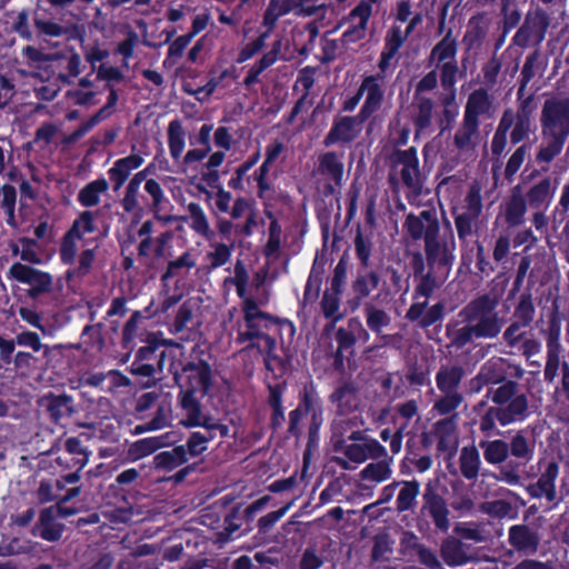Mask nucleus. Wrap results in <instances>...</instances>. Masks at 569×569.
I'll return each instance as SVG.
<instances>
[{
    "instance_id": "nucleus-49",
    "label": "nucleus",
    "mask_w": 569,
    "mask_h": 569,
    "mask_svg": "<svg viewBox=\"0 0 569 569\" xmlns=\"http://www.w3.org/2000/svg\"><path fill=\"white\" fill-rule=\"evenodd\" d=\"M66 448L70 453L80 455L81 457L78 459L77 463H79L80 468H83L88 463V456L81 448L80 441L76 438H70L66 441Z\"/></svg>"
},
{
    "instance_id": "nucleus-21",
    "label": "nucleus",
    "mask_w": 569,
    "mask_h": 569,
    "mask_svg": "<svg viewBox=\"0 0 569 569\" xmlns=\"http://www.w3.org/2000/svg\"><path fill=\"white\" fill-rule=\"evenodd\" d=\"M169 437V435L160 436V437H150L141 439L137 442H134L130 449L129 455L133 460L141 459L146 456L151 455L157 449L163 447L167 445L166 439Z\"/></svg>"
},
{
    "instance_id": "nucleus-25",
    "label": "nucleus",
    "mask_w": 569,
    "mask_h": 569,
    "mask_svg": "<svg viewBox=\"0 0 569 569\" xmlns=\"http://www.w3.org/2000/svg\"><path fill=\"white\" fill-rule=\"evenodd\" d=\"M188 211L190 216V227L197 233L209 239L212 232L210 230L209 221L202 208L197 203H190L188 206Z\"/></svg>"
},
{
    "instance_id": "nucleus-22",
    "label": "nucleus",
    "mask_w": 569,
    "mask_h": 569,
    "mask_svg": "<svg viewBox=\"0 0 569 569\" xmlns=\"http://www.w3.org/2000/svg\"><path fill=\"white\" fill-rule=\"evenodd\" d=\"M168 146L173 159H179L186 147V133L178 120H173L168 126Z\"/></svg>"
},
{
    "instance_id": "nucleus-18",
    "label": "nucleus",
    "mask_w": 569,
    "mask_h": 569,
    "mask_svg": "<svg viewBox=\"0 0 569 569\" xmlns=\"http://www.w3.org/2000/svg\"><path fill=\"white\" fill-rule=\"evenodd\" d=\"M109 184L106 179H98L88 183L79 192L78 200L84 207H93L100 202V198L107 192Z\"/></svg>"
},
{
    "instance_id": "nucleus-62",
    "label": "nucleus",
    "mask_w": 569,
    "mask_h": 569,
    "mask_svg": "<svg viewBox=\"0 0 569 569\" xmlns=\"http://www.w3.org/2000/svg\"><path fill=\"white\" fill-rule=\"evenodd\" d=\"M258 224V213L256 211V209H253L252 211H250L247 217H246V223L240 227L238 226L240 232H242L244 236H250L254 229V227H257Z\"/></svg>"
},
{
    "instance_id": "nucleus-39",
    "label": "nucleus",
    "mask_w": 569,
    "mask_h": 569,
    "mask_svg": "<svg viewBox=\"0 0 569 569\" xmlns=\"http://www.w3.org/2000/svg\"><path fill=\"white\" fill-rule=\"evenodd\" d=\"M283 149H284V147H283L282 142H280V141H274L267 147L266 160L262 163V166L260 167V172H261L260 181L263 179L264 174L267 173L268 166L271 164L272 162H274L280 157V154L283 152Z\"/></svg>"
},
{
    "instance_id": "nucleus-42",
    "label": "nucleus",
    "mask_w": 569,
    "mask_h": 569,
    "mask_svg": "<svg viewBox=\"0 0 569 569\" xmlns=\"http://www.w3.org/2000/svg\"><path fill=\"white\" fill-rule=\"evenodd\" d=\"M367 323L372 330L378 331L387 326L388 317L383 311L370 308L367 311Z\"/></svg>"
},
{
    "instance_id": "nucleus-1",
    "label": "nucleus",
    "mask_w": 569,
    "mask_h": 569,
    "mask_svg": "<svg viewBox=\"0 0 569 569\" xmlns=\"http://www.w3.org/2000/svg\"><path fill=\"white\" fill-rule=\"evenodd\" d=\"M545 133L553 138L548 148L540 151L539 158L543 161L551 160L561 149L565 138L569 133V101L550 100L543 109Z\"/></svg>"
},
{
    "instance_id": "nucleus-41",
    "label": "nucleus",
    "mask_w": 569,
    "mask_h": 569,
    "mask_svg": "<svg viewBox=\"0 0 569 569\" xmlns=\"http://www.w3.org/2000/svg\"><path fill=\"white\" fill-rule=\"evenodd\" d=\"M558 468L555 465H550L546 475L541 477L539 480L540 486L546 491V495L549 500H552L556 496L555 487H553V480L557 476Z\"/></svg>"
},
{
    "instance_id": "nucleus-34",
    "label": "nucleus",
    "mask_w": 569,
    "mask_h": 569,
    "mask_svg": "<svg viewBox=\"0 0 569 569\" xmlns=\"http://www.w3.org/2000/svg\"><path fill=\"white\" fill-rule=\"evenodd\" d=\"M194 266H196V259L192 256V253L184 252L182 256H180L176 260H172L169 262L168 270L163 274V279H168V278H171V277L178 274V272L180 270H190Z\"/></svg>"
},
{
    "instance_id": "nucleus-11",
    "label": "nucleus",
    "mask_w": 569,
    "mask_h": 569,
    "mask_svg": "<svg viewBox=\"0 0 569 569\" xmlns=\"http://www.w3.org/2000/svg\"><path fill=\"white\" fill-rule=\"evenodd\" d=\"M362 122L359 117H343L338 119L326 137V144L352 141L360 134Z\"/></svg>"
},
{
    "instance_id": "nucleus-50",
    "label": "nucleus",
    "mask_w": 569,
    "mask_h": 569,
    "mask_svg": "<svg viewBox=\"0 0 569 569\" xmlns=\"http://www.w3.org/2000/svg\"><path fill=\"white\" fill-rule=\"evenodd\" d=\"M515 395V387L510 383L499 387L493 395V401L498 405H507Z\"/></svg>"
},
{
    "instance_id": "nucleus-45",
    "label": "nucleus",
    "mask_w": 569,
    "mask_h": 569,
    "mask_svg": "<svg viewBox=\"0 0 569 569\" xmlns=\"http://www.w3.org/2000/svg\"><path fill=\"white\" fill-rule=\"evenodd\" d=\"M226 158V151L218 150L216 152H212L207 162L203 164V168L207 170L208 176L214 174V178L217 179L216 170L223 163Z\"/></svg>"
},
{
    "instance_id": "nucleus-60",
    "label": "nucleus",
    "mask_w": 569,
    "mask_h": 569,
    "mask_svg": "<svg viewBox=\"0 0 569 569\" xmlns=\"http://www.w3.org/2000/svg\"><path fill=\"white\" fill-rule=\"evenodd\" d=\"M210 148H206L204 150L201 149H191L189 150L183 158V164L184 167H189L194 162H200L204 159L207 153L209 152Z\"/></svg>"
},
{
    "instance_id": "nucleus-3",
    "label": "nucleus",
    "mask_w": 569,
    "mask_h": 569,
    "mask_svg": "<svg viewBox=\"0 0 569 569\" xmlns=\"http://www.w3.org/2000/svg\"><path fill=\"white\" fill-rule=\"evenodd\" d=\"M93 214L84 211L63 237L60 258L63 263H73L83 243H91L87 236L94 231Z\"/></svg>"
},
{
    "instance_id": "nucleus-4",
    "label": "nucleus",
    "mask_w": 569,
    "mask_h": 569,
    "mask_svg": "<svg viewBox=\"0 0 569 569\" xmlns=\"http://www.w3.org/2000/svg\"><path fill=\"white\" fill-rule=\"evenodd\" d=\"M80 492V488L76 487L72 489H69L63 497L59 498V505L57 509H44L40 515V521L37 526V535L41 538L48 540V541H56L61 537L62 527L56 522V513L58 512L62 517H67L70 515H73L76 511L73 509L66 508L63 506V502L68 501L69 499L77 497Z\"/></svg>"
},
{
    "instance_id": "nucleus-63",
    "label": "nucleus",
    "mask_w": 569,
    "mask_h": 569,
    "mask_svg": "<svg viewBox=\"0 0 569 569\" xmlns=\"http://www.w3.org/2000/svg\"><path fill=\"white\" fill-rule=\"evenodd\" d=\"M170 418V410L168 408H160L158 416L150 421L151 429H161L167 426Z\"/></svg>"
},
{
    "instance_id": "nucleus-43",
    "label": "nucleus",
    "mask_w": 569,
    "mask_h": 569,
    "mask_svg": "<svg viewBox=\"0 0 569 569\" xmlns=\"http://www.w3.org/2000/svg\"><path fill=\"white\" fill-rule=\"evenodd\" d=\"M208 438L200 432H193L188 440V450L191 456H198L207 449Z\"/></svg>"
},
{
    "instance_id": "nucleus-10",
    "label": "nucleus",
    "mask_w": 569,
    "mask_h": 569,
    "mask_svg": "<svg viewBox=\"0 0 569 569\" xmlns=\"http://www.w3.org/2000/svg\"><path fill=\"white\" fill-rule=\"evenodd\" d=\"M420 21H421V17L419 14H417L416 17H413V19L407 26L405 31L399 26L393 27L389 31V33L387 34V38H386V50L382 52L381 60L379 62V67L382 71H385L389 67L390 61L396 56L398 49L402 46L408 33Z\"/></svg>"
},
{
    "instance_id": "nucleus-37",
    "label": "nucleus",
    "mask_w": 569,
    "mask_h": 569,
    "mask_svg": "<svg viewBox=\"0 0 569 569\" xmlns=\"http://www.w3.org/2000/svg\"><path fill=\"white\" fill-rule=\"evenodd\" d=\"M213 250L208 253V260L212 268H218L228 262L231 257V249L227 244H212Z\"/></svg>"
},
{
    "instance_id": "nucleus-26",
    "label": "nucleus",
    "mask_w": 569,
    "mask_h": 569,
    "mask_svg": "<svg viewBox=\"0 0 569 569\" xmlns=\"http://www.w3.org/2000/svg\"><path fill=\"white\" fill-rule=\"evenodd\" d=\"M419 483L416 481L402 482V487L397 498V508L399 511L410 509L419 495Z\"/></svg>"
},
{
    "instance_id": "nucleus-36",
    "label": "nucleus",
    "mask_w": 569,
    "mask_h": 569,
    "mask_svg": "<svg viewBox=\"0 0 569 569\" xmlns=\"http://www.w3.org/2000/svg\"><path fill=\"white\" fill-rule=\"evenodd\" d=\"M158 465H166L170 468L181 465L187 460L186 449L180 446L174 448L171 451L162 452L161 455L156 457Z\"/></svg>"
},
{
    "instance_id": "nucleus-7",
    "label": "nucleus",
    "mask_w": 569,
    "mask_h": 569,
    "mask_svg": "<svg viewBox=\"0 0 569 569\" xmlns=\"http://www.w3.org/2000/svg\"><path fill=\"white\" fill-rule=\"evenodd\" d=\"M210 378V367L204 362H199L188 365L179 377V381L186 387L187 393H206L209 389Z\"/></svg>"
},
{
    "instance_id": "nucleus-64",
    "label": "nucleus",
    "mask_w": 569,
    "mask_h": 569,
    "mask_svg": "<svg viewBox=\"0 0 569 569\" xmlns=\"http://www.w3.org/2000/svg\"><path fill=\"white\" fill-rule=\"evenodd\" d=\"M107 57H108V51L98 46H94L87 51V59L92 64H94L96 62L102 61Z\"/></svg>"
},
{
    "instance_id": "nucleus-6",
    "label": "nucleus",
    "mask_w": 569,
    "mask_h": 569,
    "mask_svg": "<svg viewBox=\"0 0 569 569\" xmlns=\"http://www.w3.org/2000/svg\"><path fill=\"white\" fill-rule=\"evenodd\" d=\"M9 274L19 282L28 283L31 287L29 293L33 298L48 291L52 284L50 274L21 263L12 264Z\"/></svg>"
},
{
    "instance_id": "nucleus-57",
    "label": "nucleus",
    "mask_w": 569,
    "mask_h": 569,
    "mask_svg": "<svg viewBox=\"0 0 569 569\" xmlns=\"http://www.w3.org/2000/svg\"><path fill=\"white\" fill-rule=\"evenodd\" d=\"M253 209H254L253 206L248 200L238 199V200H236V202L233 204L231 216L234 219H239L241 217H247V214L250 211H252Z\"/></svg>"
},
{
    "instance_id": "nucleus-9",
    "label": "nucleus",
    "mask_w": 569,
    "mask_h": 569,
    "mask_svg": "<svg viewBox=\"0 0 569 569\" xmlns=\"http://www.w3.org/2000/svg\"><path fill=\"white\" fill-rule=\"evenodd\" d=\"M371 14L370 2H360L349 14L346 21L347 28L343 31L346 42H355L366 34V26Z\"/></svg>"
},
{
    "instance_id": "nucleus-23",
    "label": "nucleus",
    "mask_w": 569,
    "mask_h": 569,
    "mask_svg": "<svg viewBox=\"0 0 569 569\" xmlns=\"http://www.w3.org/2000/svg\"><path fill=\"white\" fill-rule=\"evenodd\" d=\"M490 108L488 94L483 90H476L468 99L465 117L478 121L480 114L486 113Z\"/></svg>"
},
{
    "instance_id": "nucleus-53",
    "label": "nucleus",
    "mask_w": 569,
    "mask_h": 569,
    "mask_svg": "<svg viewBox=\"0 0 569 569\" xmlns=\"http://www.w3.org/2000/svg\"><path fill=\"white\" fill-rule=\"evenodd\" d=\"M144 190L152 197L153 206L159 207L164 198L160 184L156 180L149 179L146 181Z\"/></svg>"
},
{
    "instance_id": "nucleus-13",
    "label": "nucleus",
    "mask_w": 569,
    "mask_h": 569,
    "mask_svg": "<svg viewBox=\"0 0 569 569\" xmlns=\"http://www.w3.org/2000/svg\"><path fill=\"white\" fill-rule=\"evenodd\" d=\"M386 453L385 448L373 439L352 443L347 447V457L355 462H363L368 458H379Z\"/></svg>"
},
{
    "instance_id": "nucleus-32",
    "label": "nucleus",
    "mask_w": 569,
    "mask_h": 569,
    "mask_svg": "<svg viewBox=\"0 0 569 569\" xmlns=\"http://www.w3.org/2000/svg\"><path fill=\"white\" fill-rule=\"evenodd\" d=\"M379 278L375 272L360 276L353 283V290L359 298L369 296L378 286Z\"/></svg>"
},
{
    "instance_id": "nucleus-38",
    "label": "nucleus",
    "mask_w": 569,
    "mask_h": 569,
    "mask_svg": "<svg viewBox=\"0 0 569 569\" xmlns=\"http://www.w3.org/2000/svg\"><path fill=\"white\" fill-rule=\"evenodd\" d=\"M16 251H20L22 260L31 263H40L41 258L36 249V242L30 239H21L16 248Z\"/></svg>"
},
{
    "instance_id": "nucleus-31",
    "label": "nucleus",
    "mask_w": 569,
    "mask_h": 569,
    "mask_svg": "<svg viewBox=\"0 0 569 569\" xmlns=\"http://www.w3.org/2000/svg\"><path fill=\"white\" fill-rule=\"evenodd\" d=\"M508 456V446L501 440H495L486 443L485 458L490 463L502 462Z\"/></svg>"
},
{
    "instance_id": "nucleus-52",
    "label": "nucleus",
    "mask_w": 569,
    "mask_h": 569,
    "mask_svg": "<svg viewBox=\"0 0 569 569\" xmlns=\"http://www.w3.org/2000/svg\"><path fill=\"white\" fill-rule=\"evenodd\" d=\"M511 453L519 458H527L530 455L529 446L526 439L518 435L513 438L511 443Z\"/></svg>"
},
{
    "instance_id": "nucleus-44",
    "label": "nucleus",
    "mask_w": 569,
    "mask_h": 569,
    "mask_svg": "<svg viewBox=\"0 0 569 569\" xmlns=\"http://www.w3.org/2000/svg\"><path fill=\"white\" fill-rule=\"evenodd\" d=\"M17 343L19 346L30 347L33 351H40L42 347L39 336L31 331L19 333L17 336Z\"/></svg>"
},
{
    "instance_id": "nucleus-24",
    "label": "nucleus",
    "mask_w": 569,
    "mask_h": 569,
    "mask_svg": "<svg viewBox=\"0 0 569 569\" xmlns=\"http://www.w3.org/2000/svg\"><path fill=\"white\" fill-rule=\"evenodd\" d=\"M97 248L98 244L96 243H83L82 246H80V249L82 250L79 256L78 266L73 270H69L67 272V277L72 278L74 276H84L89 273L94 261Z\"/></svg>"
},
{
    "instance_id": "nucleus-48",
    "label": "nucleus",
    "mask_w": 569,
    "mask_h": 569,
    "mask_svg": "<svg viewBox=\"0 0 569 569\" xmlns=\"http://www.w3.org/2000/svg\"><path fill=\"white\" fill-rule=\"evenodd\" d=\"M431 513L439 528L446 529L448 526L447 510L441 501H435L431 506Z\"/></svg>"
},
{
    "instance_id": "nucleus-28",
    "label": "nucleus",
    "mask_w": 569,
    "mask_h": 569,
    "mask_svg": "<svg viewBox=\"0 0 569 569\" xmlns=\"http://www.w3.org/2000/svg\"><path fill=\"white\" fill-rule=\"evenodd\" d=\"M461 471L465 477H476L479 468V455L476 448L466 447L460 455Z\"/></svg>"
},
{
    "instance_id": "nucleus-58",
    "label": "nucleus",
    "mask_w": 569,
    "mask_h": 569,
    "mask_svg": "<svg viewBox=\"0 0 569 569\" xmlns=\"http://www.w3.org/2000/svg\"><path fill=\"white\" fill-rule=\"evenodd\" d=\"M19 316L21 317L22 320H24L32 327L38 328V329L42 328L41 322H40V317L33 309L28 308V307H21L19 309Z\"/></svg>"
},
{
    "instance_id": "nucleus-12",
    "label": "nucleus",
    "mask_w": 569,
    "mask_h": 569,
    "mask_svg": "<svg viewBox=\"0 0 569 569\" xmlns=\"http://www.w3.org/2000/svg\"><path fill=\"white\" fill-rule=\"evenodd\" d=\"M396 170L400 173L402 181L410 188H416L420 181L418 159L412 149L402 152L397 161Z\"/></svg>"
},
{
    "instance_id": "nucleus-19",
    "label": "nucleus",
    "mask_w": 569,
    "mask_h": 569,
    "mask_svg": "<svg viewBox=\"0 0 569 569\" xmlns=\"http://www.w3.org/2000/svg\"><path fill=\"white\" fill-rule=\"evenodd\" d=\"M142 162L143 158L139 154H130L126 158L119 159L110 169L111 178L116 180L118 186H121L129 173L139 168Z\"/></svg>"
},
{
    "instance_id": "nucleus-5",
    "label": "nucleus",
    "mask_w": 569,
    "mask_h": 569,
    "mask_svg": "<svg viewBox=\"0 0 569 569\" xmlns=\"http://www.w3.org/2000/svg\"><path fill=\"white\" fill-rule=\"evenodd\" d=\"M360 94L365 98V101L358 117L361 121H366L381 108L383 100L381 78L377 76L366 77L360 84Z\"/></svg>"
},
{
    "instance_id": "nucleus-30",
    "label": "nucleus",
    "mask_w": 569,
    "mask_h": 569,
    "mask_svg": "<svg viewBox=\"0 0 569 569\" xmlns=\"http://www.w3.org/2000/svg\"><path fill=\"white\" fill-rule=\"evenodd\" d=\"M0 196L1 199V206L6 210L7 213V223L16 227V219H14V207H16V199H17V192L16 189L11 186H3Z\"/></svg>"
},
{
    "instance_id": "nucleus-59",
    "label": "nucleus",
    "mask_w": 569,
    "mask_h": 569,
    "mask_svg": "<svg viewBox=\"0 0 569 569\" xmlns=\"http://www.w3.org/2000/svg\"><path fill=\"white\" fill-rule=\"evenodd\" d=\"M321 305L326 317H333L339 309L338 299L333 295H325Z\"/></svg>"
},
{
    "instance_id": "nucleus-47",
    "label": "nucleus",
    "mask_w": 569,
    "mask_h": 569,
    "mask_svg": "<svg viewBox=\"0 0 569 569\" xmlns=\"http://www.w3.org/2000/svg\"><path fill=\"white\" fill-rule=\"evenodd\" d=\"M269 36V32L266 30V32H263L259 39H257L256 41H253L252 43L248 44L239 54V61L240 62H243L248 59H250L257 51H259L261 49V47L263 46V42L266 40V38Z\"/></svg>"
},
{
    "instance_id": "nucleus-20",
    "label": "nucleus",
    "mask_w": 569,
    "mask_h": 569,
    "mask_svg": "<svg viewBox=\"0 0 569 569\" xmlns=\"http://www.w3.org/2000/svg\"><path fill=\"white\" fill-rule=\"evenodd\" d=\"M244 319L251 329V335L257 336L263 328H268L271 318L258 309V306L251 300L244 302Z\"/></svg>"
},
{
    "instance_id": "nucleus-40",
    "label": "nucleus",
    "mask_w": 569,
    "mask_h": 569,
    "mask_svg": "<svg viewBox=\"0 0 569 569\" xmlns=\"http://www.w3.org/2000/svg\"><path fill=\"white\" fill-rule=\"evenodd\" d=\"M461 402V397L453 392H446V396L439 400L435 405V409H437L441 415H446L455 410Z\"/></svg>"
},
{
    "instance_id": "nucleus-35",
    "label": "nucleus",
    "mask_w": 569,
    "mask_h": 569,
    "mask_svg": "<svg viewBox=\"0 0 569 569\" xmlns=\"http://www.w3.org/2000/svg\"><path fill=\"white\" fill-rule=\"evenodd\" d=\"M509 538L511 543L519 549L533 548L535 546V539L532 535L525 527H512L509 532Z\"/></svg>"
},
{
    "instance_id": "nucleus-14",
    "label": "nucleus",
    "mask_w": 569,
    "mask_h": 569,
    "mask_svg": "<svg viewBox=\"0 0 569 569\" xmlns=\"http://www.w3.org/2000/svg\"><path fill=\"white\" fill-rule=\"evenodd\" d=\"M318 172L328 180L340 184L343 177V162L333 152H327L319 158Z\"/></svg>"
},
{
    "instance_id": "nucleus-54",
    "label": "nucleus",
    "mask_w": 569,
    "mask_h": 569,
    "mask_svg": "<svg viewBox=\"0 0 569 569\" xmlns=\"http://www.w3.org/2000/svg\"><path fill=\"white\" fill-rule=\"evenodd\" d=\"M192 34L181 36L177 38L169 47L170 57H180L187 46L190 43Z\"/></svg>"
},
{
    "instance_id": "nucleus-17",
    "label": "nucleus",
    "mask_w": 569,
    "mask_h": 569,
    "mask_svg": "<svg viewBox=\"0 0 569 569\" xmlns=\"http://www.w3.org/2000/svg\"><path fill=\"white\" fill-rule=\"evenodd\" d=\"M526 409V397L522 395L515 396L505 407L496 410V418L505 426L521 418Z\"/></svg>"
},
{
    "instance_id": "nucleus-46",
    "label": "nucleus",
    "mask_w": 569,
    "mask_h": 569,
    "mask_svg": "<svg viewBox=\"0 0 569 569\" xmlns=\"http://www.w3.org/2000/svg\"><path fill=\"white\" fill-rule=\"evenodd\" d=\"M213 140L216 147L221 149L222 151H228L231 148L232 137L229 130L226 127H219L214 131Z\"/></svg>"
},
{
    "instance_id": "nucleus-15",
    "label": "nucleus",
    "mask_w": 569,
    "mask_h": 569,
    "mask_svg": "<svg viewBox=\"0 0 569 569\" xmlns=\"http://www.w3.org/2000/svg\"><path fill=\"white\" fill-rule=\"evenodd\" d=\"M300 0H270L263 14V27L270 32L278 19L298 7Z\"/></svg>"
},
{
    "instance_id": "nucleus-33",
    "label": "nucleus",
    "mask_w": 569,
    "mask_h": 569,
    "mask_svg": "<svg viewBox=\"0 0 569 569\" xmlns=\"http://www.w3.org/2000/svg\"><path fill=\"white\" fill-rule=\"evenodd\" d=\"M478 121L465 117L463 124L456 133L455 142L459 148H466L470 144L472 137L477 132Z\"/></svg>"
},
{
    "instance_id": "nucleus-61",
    "label": "nucleus",
    "mask_w": 569,
    "mask_h": 569,
    "mask_svg": "<svg viewBox=\"0 0 569 569\" xmlns=\"http://www.w3.org/2000/svg\"><path fill=\"white\" fill-rule=\"evenodd\" d=\"M214 206L221 212H227L230 207L231 194L224 190H219L214 197Z\"/></svg>"
},
{
    "instance_id": "nucleus-55",
    "label": "nucleus",
    "mask_w": 569,
    "mask_h": 569,
    "mask_svg": "<svg viewBox=\"0 0 569 569\" xmlns=\"http://www.w3.org/2000/svg\"><path fill=\"white\" fill-rule=\"evenodd\" d=\"M176 220V217H172V216H158L156 214L154 217V221H146L141 229H140V234H150L151 232H153V227L154 224H167L168 222H171V221H174Z\"/></svg>"
},
{
    "instance_id": "nucleus-29",
    "label": "nucleus",
    "mask_w": 569,
    "mask_h": 569,
    "mask_svg": "<svg viewBox=\"0 0 569 569\" xmlns=\"http://www.w3.org/2000/svg\"><path fill=\"white\" fill-rule=\"evenodd\" d=\"M461 379V370L459 368L442 369L437 375V385L443 392L453 391Z\"/></svg>"
},
{
    "instance_id": "nucleus-2",
    "label": "nucleus",
    "mask_w": 569,
    "mask_h": 569,
    "mask_svg": "<svg viewBox=\"0 0 569 569\" xmlns=\"http://www.w3.org/2000/svg\"><path fill=\"white\" fill-rule=\"evenodd\" d=\"M493 303L488 299H482L470 308L471 323L461 328L459 339L467 342L473 338H493L501 329L497 316L492 312Z\"/></svg>"
},
{
    "instance_id": "nucleus-8",
    "label": "nucleus",
    "mask_w": 569,
    "mask_h": 569,
    "mask_svg": "<svg viewBox=\"0 0 569 569\" xmlns=\"http://www.w3.org/2000/svg\"><path fill=\"white\" fill-rule=\"evenodd\" d=\"M298 50L297 46L293 49L290 47L288 39H279L274 44L273 49L264 54L258 64L250 68L244 79L246 84L250 86L258 80L259 74L269 66L273 64L278 58L290 59L293 53Z\"/></svg>"
},
{
    "instance_id": "nucleus-56",
    "label": "nucleus",
    "mask_w": 569,
    "mask_h": 569,
    "mask_svg": "<svg viewBox=\"0 0 569 569\" xmlns=\"http://www.w3.org/2000/svg\"><path fill=\"white\" fill-rule=\"evenodd\" d=\"M526 158L525 148L517 149L507 163V172L515 173L523 163Z\"/></svg>"
},
{
    "instance_id": "nucleus-51",
    "label": "nucleus",
    "mask_w": 569,
    "mask_h": 569,
    "mask_svg": "<svg viewBox=\"0 0 569 569\" xmlns=\"http://www.w3.org/2000/svg\"><path fill=\"white\" fill-rule=\"evenodd\" d=\"M549 197V184L541 182L535 186L529 192V200L536 203L545 202Z\"/></svg>"
},
{
    "instance_id": "nucleus-27",
    "label": "nucleus",
    "mask_w": 569,
    "mask_h": 569,
    "mask_svg": "<svg viewBox=\"0 0 569 569\" xmlns=\"http://www.w3.org/2000/svg\"><path fill=\"white\" fill-rule=\"evenodd\" d=\"M391 476V468L388 461H378L369 463L362 471L361 477L363 480L382 482Z\"/></svg>"
},
{
    "instance_id": "nucleus-16",
    "label": "nucleus",
    "mask_w": 569,
    "mask_h": 569,
    "mask_svg": "<svg viewBox=\"0 0 569 569\" xmlns=\"http://www.w3.org/2000/svg\"><path fill=\"white\" fill-rule=\"evenodd\" d=\"M182 410L184 412V419L181 423L186 427L204 426L207 428H213V425L202 417L199 405L194 401L191 393H186L181 399Z\"/></svg>"
}]
</instances>
